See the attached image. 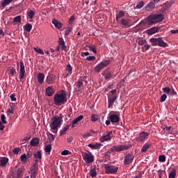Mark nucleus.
Listing matches in <instances>:
<instances>
[{
  "label": "nucleus",
  "instance_id": "f257e3e1",
  "mask_svg": "<svg viewBox=\"0 0 178 178\" xmlns=\"http://www.w3.org/2000/svg\"><path fill=\"white\" fill-rule=\"evenodd\" d=\"M113 132H104V134L99 138V141L101 143H95V145H92V143H90L88 146L89 148H92V149H100L101 147L102 146V143H104L105 141H111L112 139Z\"/></svg>",
  "mask_w": 178,
  "mask_h": 178
},
{
  "label": "nucleus",
  "instance_id": "f03ea898",
  "mask_svg": "<svg viewBox=\"0 0 178 178\" xmlns=\"http://www.w3.org/2000/svg\"><path fill=\"white\" fill-rule=\"evenodd\" d=\"M67 92L65 90H60V92H57L56 94L54 95V102L56 106H61L62 104H65L67 101Z\"/></svg>",
  "mask_w": 178,
  "mask_h": 178
},
{
  "label": "nucleus",
  "instance_id": "7ed1b4c3",
  "mask_svg": "<svg viewBox=\"0 0 178 178\" xmlns=\"http://www.w3.org/2000/svg\"><path fill=\"white\" fill-rule=\"evenodd\" d=\"M61 118H63V115H60V117H53V118H51L50 129H51L54 134H57L58 127L60 126L62 122Z\"/></svg>",
  "mask_w": 178,
  "mask_h": 178
},
{
  "label": "nucleus",
  "instance_id": "20e7f679",
  "mask_svg": "<svg viewBox=\"0 0 178 178\" xmlns=\"http://www.w3.org/2000/svg\"><path fill=\"white\" fill-rule=\"evenodd\" d=\"M164 16L162 13H157L154 15H149L147 18L148 25H153L154 24H159V22L163 20Z\"/></svg>",
  "mask_w": 178,
  "mask_h": 178
},
{
  "label": "nucleus",
  "instance_id": "39448f33",
  "mask_svg": "<svg viewBox=\"0 0 178 178\" xmlns=\"http://www.w3.org/2000/svg\"><path fill=\"white\" fill-rule=\"evenodd\" d=\"M131 148V145H114L106 152V155H111L113 152H124L126 149Z\"/></svg>",
  "mask_w": 178,
  "mask_h": 178
},
{
  "label": "nucleus",
  "instance_id": "423d86ee",
  "mask_svg": "<svg viewBox=\"0 0 178 178\" xmlns=\"http://www.w3.org/2000/svg\"><path fill=\"white\" fill-rule=\"evenodd\" d=\"M150 42L152 43V47H163L165 48L168 47V43H165V41L163 40V38H151Z\"/></svg>",
  "mask_w": 178,
  "mask_h": 178
},
{
  "label": "nucleus",
  "instance_id": "0eeeda50",
  "mask_svg": "<svg viewBox=\"0 0 178 178\" xmlns=\"http://www.w3.org/2000/svg\"><path fill=\"white\" fill-rule=\"evenodd\" d=\"M135 157L133 153H124V165H129V163H132L134 162Z\"/></svg>",
  "mask_w": 178,
  "mask_h": 178
},
{
  "label": "nucleus",
  "instance_id": "6e6552de",
  "mask_svg": "<svg viewBox=\"0 0 178 178\" xmlns=\"http://www.w3.org/2000/svg\"><path fill=\"white\" fill-rule=\"evenodd\" d=\"M105 172L106 174H116L118 170V168L116 165H112L111 164H105Z\"/></svg>",
  "mask_w": 178,
  "mask_h": 178
},
{
  "label": "nucleus",
  "instance_id": "1a4fd4ad",
  "mask_svg": "<svg viewBox=\"0 0 178 178\" xmlns=\"http://www.w3.org/2000/svg\"><path fill=\"white\" fill-rule=\"evenodd\" d=\"M111 60H102L99 64L95 65V71L96 72H100L104 67H106L107 65L110 64Z\"/></svg>",
  "mask_w": 178,
  "mask_h": 178
},
{
  "label": "nucleus",
  "instance_id": "9d476101",
  "mask_svg": "<svg viewBox=\"0 0 178 178\" xmlns=\"http://www.w3.org/2000/svg\"><path fill=\"white\" fill-rule=\"evenodd\" d=\"M83 156L85 162H86L87 163H91L92 162H94V155H92V153L91 152L83 153Z\"/></svg>",
  "mask_w": 178,
  "mask_h": 178
},
{
  "label": "nucleus",
  "instance_id": "9b49d317",
  "mask_svg": "<svg viewBox=\"0 0 178 178\" xmlns=\"http://www.w3.org/2000/svg\"><path fill=\"white\" fill-rule=\"evenodd\" d=\"M20 70H19V79H24L25 78V65L23 60H20L19 62Z\"/></svg>",
  "mask_w": 178,
  "mask_h": 178
},
{
  "label": "nucleus",
  "instance_id": "f8f14e48",
  "mask_svg": "<svg viewBox=\"0 0 178 178\" xmlns=\"http://www.w3.org/2000/svg\"><path fill=\"white\" fill-rule=\"evenodd\" d=\"M149 136L148 132H145V131H143V132H140V134L136 138V141L138 143H143L145 141V138Z\"/></svg>",
  "mask_w": 178,
  "mask_h": 178
},
{
  "label": "nucleus",
  "instance_id": "ddd939ff",
  "mask_svg": "<svg viewBox=\"0 0 178 178\" xmlns=\"http://www.w3.org/2000/svg\"><path fill=\"white\" fill-rule=\"evenodd\" d=\"M110 120L112 123H118L120 120V115L118 113H110Z\"/></svg>",
  "mask_w": 178,
  "mask_h": 178
},
{
  "label": "nucleus",
  "instance_id": "4468645a",
  "mask_svg": "<svg viewBox=\"0 0 178 178\" xmlns=\"http://www.w3.org/2000/svg\"><path fill=\"white\" fill-rule=\"evenodd\" d=\"M56 79V74H49L46 79V81L49 85H53L55 83Z\"/></svg>",
  "mask_w": 178,
  "mask_h": 178
},
{
  "label": "nucleus",
  "instance_id": "2eb2a0df",
  "mask_svg": "<svg viewBox=\"0 0 178 178\" xmlns=\"http://www.w3.org/2000/svg\"><path fill=\"white\" fill-rule=\"evenodd\" d=\"M84 118L83 115H79V117H76V118H74V120H72L70 122V125H72V128L75 127L79 122H81V120Z\"/></svg>",
  "mask_w": 178,
  "mask_h": 178
},
{
  "label": "nucleus",
  "instance_id": "dca6fc26",
  "mask_svg": "<svg viewBox=\"0 0 178 178\" xmlns=\"http://www.w3.org/2000/svg\"><path fill=\"white\" fill-rule=\"evenodd\" d=\"M159 31H160V27H151L150 29L146 31V34L152 35V34H156Z\"/></svg>",
  "mask_w": 178,
  "mask_h": 178
},
{
  "label": "nucleus",
  "instance_id": "f3484780",
  "mask_svg": "<svg viewBox=\"0 0 178 178\" xmlns=\"http://www.w3.org/2000/svg\"><path fill=\"white\" fill-rule=\"evenodd\" d=\"M116 99H118V95H113V97H111V96H108V108H111V106H113L115 101H116Z\"/></svg>",
  "mask_w": 178,
  "mask_h": 178
},
{
  "label": "nucleus",
  "instance_id": "a211bd4d",
  "mask_svg": "<svg viewBox=\"0 0 178 178\" xmlns=\"http://www.w3.org/2000/svg\"><path fill=\"white\" fill-rule=\"evenodd\" d=\"M124 15H125V11H124L123 10H120V11H119V13H118L116 16L117 24H121V20H122V18L123 17H124ZM120 18H121V20H120Z\"/></svg>",
  "mask_w": 178,
  "mask_h": 178
},
{
  "label": "nucleus",
  "instance_id": "6ab92c4d",
  "mask_svg": "<svg viewBox=\"0 0 178 178\" xmlns=\"http://www.w3.org/2000/svg\"><path fill=\"white\" fill-rule=\"evenodd\" d=\"M103 76H104L105 79H111L113 76V72L112 71L106 70L102 72Z\"/></svg>",
  "mask_w": 178,
  "mask_h": 178
},
{
  "label": "nucleus",
  "instance_id": "aec40b11",
  "mask_svg": "<svg viewBox=\"0 0 178 178\" xmlns=\"http://www.w3.org/2000/svg\"><path fill=\"white\" fill-rule=\"evenodd\" d=\"M37 78L38 83L42 85L44 81L45 74H44V72H38Z\"/></svg>",
  "mask_w": 178,
  "mask_h": 178
},
{
  "label": "nucleus",
  "instance_id": "412c9836",
  "mask_svg": "<svg viewBox=\"0 0 178 178\" xmlns=\"http://www.w3.org/2000/svg\"><path fill=\"white\" fill-rule=\"evenodd\" d=\"M15 104L14 102H10V108H8V110H7V115H10V113H12L13 115L15 112Z\"/></svg>",
  "mask_w": 178,
  "mask_h": 178
},
{
  "label": "nucleus",
  "instance_id": "4be33fe9",
  "mask_svg": "<svg viewBox=\"0 0 178 178\" xmlns=\"http://www.w3.org/2000/svg\"><path fill=\"white\" fill-rule=\"evenodd\" d=\"M155 8V3H148V4H146L145 9L147 11H152L153 9Z\"/></svg>",
  "mask_w": 178,
  "mask_h": 178
},
{
  "label": "nucleus",
  "instance_id": "5701e85b",
  "mask_svg": "<svg viewBox=\"0 0 178 178\" xmlns=\"http://www.w3.org/2000/svg\"><path fill=\"white\" fill-rule=\"evenodd\" d=\"M52 24L56 27L57 29H62V24L61 22H58L56 20V18H53Z\"/></svg>",
  "mask_w": 178,
  "mask_h": 178
},
{
  "label": "nucleus",
  "instance_id": "b1692460",
  "mask_svg": "<svg viewBox=\"0 0 178 178\" xmlns=\"http://www.w3.org/2000/svg\"><path fill=\"white\" fill-rule=\"evenodd\" d=\"M54 89L53 88V87H47V88H46V94L49 96H51L54 95Z\"/></svg>",
  "mask_w": 178,
  "mask_h": 178
},
{
  "label": "nucleus",
  "instance_id": "393cba45",
  "mask_svg": "<svg viewBox=\"0 0 178 178\" xmlns=\"http://www.w3.org/2000/svg\"><path fill=\"white\" fill-rule=\"evenodd\" d=\"M40 143V139L38 138H33L31 140V146H38Z\"/></svg>",
  "mask_w": 178,
  "mask_h": 178
},
{
  "label": "nucleus",
  "instance_id": "a878e982",
  "mask_svg": "<svg viewBox=\"0 0 178 178\" xmlns=\"http://www.w3.org/2000/svg\"><path fill=\"white\" fill-rule=\"evenodd\" d=\"M120 24L122 25H124L125 27H127V26L130 24V20L128 19V18H122V20H120Z\"/></svg>",
  "mask_w": 178,
  "mask_h": 178
},
{
  "label": "nucleus",
  "instance_id": "bb28decb",
  "mask_svg": "<svg viewBox=\"0 0 178 178\" xmlns=\"http://www.w3.org/2000/svg\"><path fill=\"white\" fill-rule=\"evenodd\" d=\"M58 43H59V44L61 45L62 49H66L67 47H66L65 42L63 40V38H59Z\"/></svg>",
  "mask_w": 178,
  "mask_h": 178
},
{
  "label": "nucleus",
  "instance_id": "cd10ccee",
  "mask_svg": "<svg viewBox=\"0 0 178 178\" xmlns=\"http://www.w3.org/2000/svg\"><path fill=\"white\" fill-rule=\"evenodd\" d=\"M8 160L9 159H8V157H2V159H0V165H6V163L7 162H8Z\"/></svg>",
  "mask_w": 178,
  "mask_h": 178
},
{
  "label": "nucleus",
  "instance_id": "c85d7f7f",
  "mask_svg": "<svg viewBox=\"0 0 178 178\" xmlns=\"http://www.w3.org/2000/svg\"><path fill=\"white\" fill-rule=\"evenodd\" d=\"M177 176V170L172 169L170 172H169V178H175Z\"/></svg>",
  "mask_w": 178,
  "mask_h": 178
},
{
  "label": "nucleus",
  "instance_id": "c756f323",
  "mask_svg": "<svg viewBox=\"0 0 178 178\" xmlns=\"http://www.w3.org/2000/svg\"><path fill=\"white\" fill-rule=\"evenodd\" d=\"M66 70H67V76H69L70 74H72V67L71 65V64H67V67H66Z\"/></svg>",
  "mask_w": 178,
  "mask_h": 178
},
{
  "label": "nucleus",
  "instance_id": "7c9ffc66",
  "mask_svg": "<svg viewBox=\"0 0 178 178\" xmlns=\"http://www.w3.org/2000/svg\"><path fill=\"white\" fill-rule=\"evenodd\" d=\"M70 125L67 124L65 125L64 129H63V131H60V136H63L64 134H65L67 130H68V129H70Z\"/></svg>",
  "mask_w": 178,
  "mask_h": 178
},
{
  "label": "nucleus",
  "instance_id": "2f4dec72",
  "mask_svg": "<svg viewBox=\"0 0 178 178\" xmlns=\"http://www.w3.org/2000/svg\"><path fill=\"white\" fill-rule=\"evenodd\" d=\"M13 0H3L2 1L1 3V6L2 8H6V6H8V4L10 3V2H12Z\"/></svg>",
  "mask_w": 178,
  "mask_h": 178
},
{
  "label": "nucleus",
  "instance_id": "473e14b6",
  "mask_svg": "<svg viewBox=\"0 0 178 178\" xmlns=\"http://www.w3.org/2000/svg\"><path fill=\"white\" fill-rule=\"evenodd\" d=\"M90 176H92V177H95V176H97L96 168H92V169H90Z\"/></svg>",
  "mask_w": 178,
  "mask_h": 178
},
{
  "label": "nucleus",
  "instance_id": "72a5a7b5",
  "mask_svg": "<svg viewBox=\"0 0 178 178\" xmlns=\"http://www.w3.org/2000/svg\"><path fill=\"white\" fill-rule=\"evenodd\" d=\"M47 137H48L49 141L50 142L54 141L55 136L54 134H51V132H48Z\"/></svg>",
  "mask_w": 178,
  "mask_h": 178
},
{
  "label": "nucleus",
  "instance_id": "f704fd0d",
  "mask_svg": "<svg viewBox=\"0 0 178 178\" xmlns=\"http://www.w3.org/2000/svg\"><path fill=\"white\" fill-rule=\"evenodd\" d=\"M148 148H149V143H146L145 145H143V148L141 149V152L143 153V152H147V150L148 149Z\"/></svg>",
  "mask_w": 178,
  "mask_h": 178
},
{
  "label": "nucleus",
  "instance_id": "c9c22d12",
  "mask_svg": "<svg viewBox=\"0 0 178 178\" xmlns=\"http://www.w3.org/2000/svg\"><path fill=\"white\" fill-rule=\"evenodd\" d=\"M34 156H35V159H42V153L41 152V149H40L39 152H37L36 153H34Z\"/></svg>",
  "mask_w": 178,
  "mask_h": 178
},
{
  "label": "nucleus",
  "instance_id": "e433bc0d",
  "mask_svg": "<svg viewBox=\"0 0 178 178\" xmlns=\"http://www.w3.org/2000/svg\"><path fill=\"white\" fill-rule=\"evenodd\" d=\"M33 25L31 24H26L24 29L28 32H31Z\"/></svg>",
  "mask_w": 178,
  "mask_h": 178
},
{
  "label": "nucleus",
  "instance_id": "4c0bfd02",
  "mask_svg": "<svg viewBox=\"0 0 178 178\" xmlns=\"http://www.w3.org/2000/svg\"><path fill=\"white\" fill-rule=\"evenodd\" d=\"M35 11H33V10H30L29 11H28V17H29V18H33L35 17Z\"/></svg>",
  "mask_w": 178,
  "mask_h": 178
},
{
  "label": "nucleus",
  "instance_id": "58836bf2",
  "mask_svg": "<svg viewBox=\"0 0 178 178\" xmlns=\"http://www.w3.org/2000/svg\"><path fill=\"white\" fill-rule=\"evenodd\" d=\"M20 159H21L22 162L26 163L27 162V155L26 154V153H23V154L21 155Z\"/></svg>",
  "mask_w": 178,
  "mask_h": 178
},
{
  "label": "nucleus",
  "instance_id": "ea45409f",
  "mask_svg": "<svg viewBox=\"0 0 178 178\" xmlns=\"http://www.w3.org/2000/svg\"><path fill=\"white\" fill-rule=\"evenodd\" d=\"M13 22H16L17 24H20V22H22V17L20 15H18L17 17H15Z\"/></svg>",
  "mask_w": 178,
  "mask_h": 178
},
{
  "label": "nucleus",
  "instance_id": "a19ab883",
  "mask_svg": "<svg viewBox=\"0 0 178 178\" xmlns=\"http://www.w3.org/2000/svg\"><path fill=\"white\" fill-rule=\"evenodd\" d=\"M35 51H37V54H40L41 55H44V50L42 48H36L34 47Z\"/></svg>",
  "mask_w": 178,
  "mask_h": 178
},
{
  "label": "nucleus",
  "instance_id": "79ce46f5",
  "mask_svg": "<svg viewBox=\"0 0 178 178\" xmlns=\"http://www.w3.org/2000/svg\"><path fill=\"white\" fill-rule=\"evenodd\" d=\"M17 177H21L22 176H23V169L22 168H20L19 169H17Z\"/></svg>",
  "mask_w": 178,
  "mask_h": 178
},
{
  "label": "nucleus",
  "instance_id": "37998d69",
  "mask_svg": "<svg viewBox=\"0 0 178 178\" xmlns=\"http://www.w3.org/2000/svg\"><path fill=\"white\" fill-rule=\"evenodd\" d=\"M83 85V83L81 80H78V81H76V83H75V86L76 87V88H81Z\"/></svg>",
  "mask_w": 178,
  "mask_h": 178
},
{
  "label": "nucleus",
  "instance_id": "c03bdc74",
  "mask_svg": "<svg viewBox=\"0 0 178 178\" xmlns=\"http://www.w3.org/2000/svg\"><path fill=\"white\" fill-rule=\"evenodd\" d=\"M96 57L95 56V55H88V57H86V60H95Z\"/></svg>",
  "mask_w": 178,
  "mask_h": 178
},
{
  "label": "nucleus",
  "instance_id": "a18cd8bd",
  "mask_svg": "<svg viewBox=\"0 0 178 178\" xmlns=\"http://www.w3.org/2000/svg\"><path fill=\"white\" fill-rule=\"evenodd\" d=\"M159 162H165L166 161L165 155H159Z\"/></svg>",
  "mask_w": 178,
  "mask_h": 178
},
{
  "label": "nucleus",
  "instance_id": "49530a36",
  "mask_svg": "<svg viewBox=\"0 0 178 178\" xmlns=\"http://www.w3.org/2000/svg\"><path fill=\"white\" fill-rule=\"evenodd\" d=\"M166 99H167V95L165 94V92H164V94H163L161 97L160 101L161 102H164Z\"/></svg>",
  "mask_w": 178,
  "mask_h": 178
},
{
  "label": "nucleus",
  "instance_id": "de8ad7c7",
  "mask_svg": "<svg viewBox=\"0 0 178 178\" xmlns=\"http://www.w3.org/2000/svg\"><path fill=\"white\" fill-rule=\"evenodd\" d=\"M37 171L35 169H31V177L36 178Z\"/></svg>",
  "mask_w": 178,
  "mask_h": 178
},
{
  "label": "nucleus",
  "instance_id": "09e8293b",
  "mask_svg": "<svg viewBox=\"0 0 178 178\" xmlns=\"http://www.w3.org/2000/svg\"><path fill=\"white\" fill-rule=\"evenodd\" d=\"M51 149H52L51 145H47V146L45 147V152H51Z\"/></svg>",
  "mask_w": 178,
  "mask_h": 178
},
{
  "label": "nucleus",
  "instance_id": "8fccbe9b",
  "mask_svg": "<svg viewBox=\"0 0 178 178\" xmlns=\"http://www.w3.org/2000/svg\"><path fill=\"white\" fill-rule=\"evenodd\" d=\"M88 48L90 50V51H93V54H97V48L95 47H92L90 46V44H89Z\"/></svg>",
  "mask_w": 178,
  "mask_h": 178
},
{
  "label": "nucleus",
  "instance_id": "3c124183",
  "mask_svg": "<svg viewBox=\"0 0 178 178\" xmlns=\"http://www.w3.org/2000/svg\"><path fill=\"white\" fill-rule=\"evenodd\" d=\"M163 92H165V95H167L166 94H170V92H171L169 87H164V88H163Z\"/></svg>",
  "mask_w": 178,
  "mask_h": 178
},
{
  "label": "nucleus",
  "instance_id": "603ef678",
  "mask_svg": "<svg viewBox=\"0 0 178 178\" xmlns=\"http://www.w3.org/2000/svg\"><path fill=\"white\" fill-rule=\"evenodd\" d=\"M144 1H140L139 3H138V4H136V8H143L144 6Z\"/></svg>",
  "mask_w": 178,
  "mask_h": 178
},
{
  "label": "nucleus",
  "instance_id": "864d4df0",
  "mask_svg": "<svg viewBox=\"0 0 178 178\" xmlns=\"http://www.w3.org/2000/svg\"><path fill=\"white\" fill-rule=\"evenodd\" d=\"M81 57H86V56L88 57V56L90 55V53L89 51H81Z\"/></svg>",
  "mask_w": 178,
  "mask_h": 178
},
{
  "label": "nucleus",
  "instance_id": "5fc2aeb1",
  "mask_svg": "<svg viewBox=\"0 0 178 178\" xmlns=\"http://www.w3.org/2000/svg\"><path fill=\"white\" fill-rule=\"evenodd\" d=\"M91 120L92 122H97V120H98V115H92Z\"/></svg>",
  "mask_w": 178,
  "mask_h": 178
},
{
  "label": "nucleus",
  "instance_id": "6e6d98bb",
  "mask_svg": "<svg viewBox=\"0 0 178 178\" xmlns=\"http://www.w3.org/2000/svg\"><path fill=\"white\" fill-rule=\"evenodd\" d=\"M21 152V148H14L13 149V152L15 154V155H18V153Z\"/></svg>",
  "mask_w": 178,
  "mask_h": 178
},
{
  "label": "nucleus",
  "instance_id": "4d7b16f0",
  "mask_svg": "<svg viewBox=\"0 0 178 178\" xmlns=\"http://www.w3.org/2000/svg\"><path fill=\"white\" fill-rule=\"evenodd\" d=\"M1 120L2 123H7L6 115H1Z\"/></svg>",
  "mask_w": 178,
  "mask_h": 178
},
{
  "label": "nucleus",
  "instance_id": "13d9d810",
  "mask_svg": "<svg viewBox=\"0 0 178 178\" xmlns=\"http://www.w3.org/2000/svg\"><path fill=\"white\" fill-rule=\"evenodd\" d=\"M10 74L12 76H14V74H15V73H16V68L15 67H11L10 70Z\"/></svg>",
  "mask_w": 178,
  "mask_h": 178
},
{
  "label": "nucleus",
  "instance_id": "bf43d9fd",
  "mask_svg": "<svg viewBox=\"0 0 178 178\" xmlns=\"http://www.w3.org/2000/svg\"><path fill=\"white\" fill-rule=\"evenodd\" d=\"M72 31V29L71 27H69L68 29H66V31L65 32V35H70Z\"/></svg>",
  "mask_w": 178,
  "mask_h": 178
},
{
  "label": "nucleus",
  "instance_id": "052dcab7",
  "mask_svg": "<svg viewBox=\"0 0 178 178\" xmlns=\"http://www.w3.org/2000/svg\"><path fill=\"white\" fill-rule=\"evenodd\" d=\"M145 42H147V40H138V44H140V45H143L145 44Z\"/></svg>",
  "mask_w": 178,
  "mask_h": 178
},
{
  "label": "nucleus",
  "instance_id": "680f3d73",
  "mask_svg": "<svg viewBox=\"0 0 178 178\" xmlns=\"http://www.w3.org/2000/svg\"><path fill=\"white\" fill-rule=\"evenodd\" d=\"M11 101H17L16 94H11L10 95Z\"/></svg>",
  "mask_w": 178,
  "mask_h": 178
},
{
  "label": "nucleus",
  "instance_id": "e2e57ef3",
  "mask_svg": "<svg viewBox=\"0 0 178 178\" xmlns=\"http://www.w3.org/2000/svg\"><path fill=\"white\" fill-rule=\"evenodd\" d=\"M69 154V149H63V152H61V155H68Z\"/></svg>",
  "mask_w": 178,
  "mask_h": 178
},
{
  "label": "nucleus",
  "instance_id": "0e129e2a",
  "mask_svg": "<svg viewBox=\"0 0 178 178\" xmlns=\"http://www.w3.org/2000/svg\"><path fill=\"white\" fill-rule=\"evenodd\" d=\"M67 143H72V141H73V136H70L69 138H67Z\"/></svg>",
  "mask_w": 178,
  "mask_h": 178
},
{
  "label": "nucleus",
  "instance_id": "69168bd1",
  "mask_svg": "<svg viewBox=\"0 0 178 178\" xmlns=\"http://www.w3.org/2000/svg\"><path fill=\"white\" fill-rule=\"evenodd\" d=\"M74 17L72 16V17H70V18H69V22L70 24H73V22H74Z\"/></svg>",
  "mask_w": 178,
  "mask_h": 178
},
{
  "label": "nucleus",
  "instance_id": "338daca9",
  "mask_svg": "<svg viewBox=\"0 0 178 178\" xmlns=\"http://www.w3.org/2000/svg\"><path fill=\"white\" fill-rule=\"evenodd\" d=\"M170 32L172 33V34H177L178 33V29H176V30L172 29Z\"/></svg>",
  "mask_w": 178,
  "mask_h": 178
},
{
  "label": "nucleus",
  "instance_id": "774afa93",
  "mask_svg": "<svg viewBox=\"0 0 178 178\" xmlns=\"http://www.w3.org/2000/svg\"><path fill=\"white\" fill-rule=\"evenodd\" d=\"M91 136L90 132H86V134H83V137H89Z\"/></svg>",
  "mask_w": 178,
  "mask_h": 178
}]
</instances>
